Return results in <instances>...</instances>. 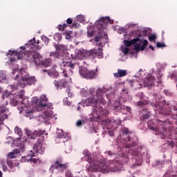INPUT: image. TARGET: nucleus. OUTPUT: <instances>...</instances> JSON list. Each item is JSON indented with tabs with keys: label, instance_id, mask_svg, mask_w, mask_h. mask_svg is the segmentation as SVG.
I'll use <instances>...</instances> for the list:
<instances>
[{
	"label": "nucleus",
	"instance_id": "4be33fe9",
	"mask_svg": "<svg viewBox=\"0 0 177 177\" xmlns=\"http://www.w3.org/2000/svg\"><path fill=\"white\" fill-rule=\"evenodd\" d=\"M96 77V72L95 71H88L86 78L87 80H92V78H95Z\"/></svg>",
	"mask_w": 177,
	"mask_h": 177
},
{
	"label": "nucleus",
	"instance_id": "5fc2aeb1",
	"mask_svg": "<svg viewBox=\"0 0 177 177\" xmlns=\"http://www.w3.org/2000/svg\"><path fill=\"white\" fill-rule=\"evenodd\" d=\"M108 133H109V136H114V131H109Z\"/></svg>",
	"mask_w": 177,
	"mask_h": 177
},
{
	"label": "nucleus",
	"instance_id": "f8f14e48",
	"mask_svg": "<svg viewBox=\"0 0 177 177\" xmlns=\"http://www.w3.org/2000/svg\"><path fill=\"white\" fill-rule=\"evenodd\" d=\"M9 109L6 108L3 105H0V124L3 122V120H6L8 118V115H6V111H8Z\"/></svg>",
	"mask_w": 177,
	"mask_h": 177
},
{
	"label": "nucleus",
	"instance_id": "a18cd8bd",
	"mask_svg": "<svg viewBox=\"0 0 177 177\" xmlns=\"http://www.w3.org/2000/svg\"><path fill=\"white\" fill-rule=\"evenodd\" d=\"M148 127L149 129H151V131H156V127L155 126L150 125V122H148Z\"/></svg>",
	"mask_w": 177,
	"mask_h": 177
},
{
	"label": "nucleus",
	"instance_id": "4468645a",
	"mask_svg": "<svg viewBox=\"0 0 177 177\" xmlns=\"http://www.w3.org/2000/svg\"><path fill=\"white\" fill-rule=\"evenodd\" d=\"M30 43V50H34L33 49H35L36 50H39L41 49V46H39V40L36 41L35 38L34 37L32 39L29 41Z\"/></svg>",
	"mask_w": 177,
	"mask_h": 177
},
{
	"label": "nucleus",
	"instance_id": "09e8293b",
	"mask_svg": "<svg viewBox=\"0 0 177 177\" xmlns=\"http://www.w3.org/2000/svg\"><path fill=\"white\" fill-rule=\"evenodd\" d=\"M23 96H24V91H21L19 93V99H23Z\"/></svg>",
	"mask_w": 177,
	"mask_h": 177
},
{
	"label": "nucleus",
	"instance_id": "a878e982",
	"mask_svg": "<svg viewBox=\"0 0 177 177\" xmlns=\"http://www.w3.org/2000/svg\"><path fill=\"white\" fill-rule=\"evenodd\" d=\"M66 136H67V134H66V133H64V131H63L62 130L57 133V136L59 139H64V138H66Z\"/></svg>",
	"mask_w": 177,
	"mask_h": 177
},
{
	"label": "nucleus",
	"instance_id": "2eb2a0df",
	"mask_svg": "<svg viewBox=\"0 0 177 177\" xmlns=\"http://www.w3.org/2000/svg\"><path fill=\"white\" fill-rule=\"evenodd\" d=\"M93 59L97 57V59H103V50L100 48L97 50H93Z\"/></svg>",
	"mask_w": 177,
	"mask_h": 177
},
{
	"label": "nucleus",
	"instance_id": "4d7b16f0",
	"mask_svg": "<svg viewBox=\"0 0 177 177\" xmlns=\"http://www.w3.org/2000/svg\"><path fill=\"white\" fill-rule=\"evenodd\" d=\"M2 167H3V171H8V167H6V165H2Z\"/></svg>",
	"mask_w": 177,
	"mask_h": 177
},
{
	"label": "nucleus",
	"instance_id": "412c9836",
	"mask_svg": "<svg viewBox=\"0 0 177 177\" xmlns=\"http://www.w3.org/2000/svg\"><path fill=\"white\" fill-rule=\"evenodd\" d=\"M17 151V150L15 149L12 152H10L8 153L7 159L12 160V158H16V157H17V154H19Z\"/></svg>",
	"mask_w": 177,
	"mask_h": 177
},
{
	"label": "nucleus",
	"instance_id": "680f3d73",
	"mask_svg": "<svg viewBox=\"0 0 177 177\" xmlns=\"http://www.w3.org/2000/svg\"><path fill=\"white\" fill-rule=\"evenodd\" d=\"M102 45H103L102 42H100V43L98 44V46H102Z\"/></svg>",
	"mask_w": 177,
	"mask_h": 177
},
{
	"label": "nucleus",
	"instance_id": "603ef678",
	"mask_svg": "<svg viewBox=\"0 0 177 177\" xmlns=\"http://www.w3.org/2000/svg\"><path fill=\"white\" fill-rule=\"evenodd\" d=\"M93 34H95L93 31H88V37H93Z\"/></svg>",
	"mask_w": 177,
	"mask_h": 177
},
{
	"label": "nucleus",
	"instance_id": "7c9ffc66",
	"mask_svg": "<svg viewBox=\"0 0 177 177\" xmlns=\"http://www.w3.org/2000/svg\"><path fill=\"white\" fill-rule=\"evenodd\" d=\"M15 150H17L18 154H20V153H24L26 151V146L21 145L19 146V149H16Z\"/></svg>",
	"mask_w": 177,
	"mask_h": 177
},
{
	"label": "nucleus",
	"instance_id": "4c0bfd02",
	"mask_svg": "<svg viewBox=\"0 0 177 177\" xmlns=\"http://www.w3.org/2000/svg\"><path fill=\"white\" fill-rule=\"evenodd\" d=\"M66 177H73V173L70 170H67L65 173Z\"/></svg>",
	"mask_w": 177,
	"mask_h": 177
},
{
	"label": "nucleus",
	"instance_id": "c756f323",
	"mask_svg": "<svg viewBox=\"0 0 177 177\" xmlns=\"http://www.w3.org/2000/svg\"><path fill=\"white\" fill-rule=\"evenodd\" d=\"M41 135H42V131L35 130L33 132V136H32L31 138H32V139H35V137L41 136Z\"/></svg>",
	"mask_w": 177,
	"mask_h": 177
},
{
	"label": "nucleus",
	"instance_id": "423d86ee",
	"mask_svg": "<svg viewBox=\"0 0 177 177\" xmlns=\"http://www.w3.org/2000/svg\"><path fill=\"white\" fill-rule=\"evenodd\" d=\"M95 30L97 34V36L94 37V41L95 42H100L102 39H108L109 36L107 33L104 32V26H103V24H97L95 26Z\"/></svg>",
	"mask_w": 177,
	"mask_h": 177
},
{
	"label": "nucleus",
	"instance_id": "cd10ccee",
	"mask_svg": "<svg viewBox=\"0 0 177 177\" xmlns=\"http://www.w3.org/2000/svg\"><path fill=\"white\" fill-rule=\"evenodd\" d=\"M20 73L21 75V80H24V78H26V77L28 76V75L27 74V72H26V69H24V68H22L20 70Z\"/></svg>",
	"mask_w": 177,
	"mask_h": 177
},
{
	"label": "nucleus",
	"instance_id": "f03ea898",
	"mask_svg": "<svg viewBox=\"0 0 177 177\" xmlns=\"http://www.w3.org/2000/svg\"><path fill=\"white\" fill-rule=\"evenodd\" d=\"M24 55L26 60L30 64H35L36 67H50L52 63L50 59L42 60V55L34 50L26 51Z\"/></svg>",
	"mask_w": 177,
	"mask_h": 177
},
{
	"label": "nucleus",
	"instance_id": "ddd939ff",
	"mask_svg": "<svg viewBox=\"0 0 177 177\" xmlns=\"http://www.w3.org/2000/svg\"><path fill=\"white\" fill-rule=\"evenodd\" d=\"M155 82L156 79H154V77L151 75L147 76V78L144 79L145 86H149V88H151V86H154Z\"/></svg>",
	"mask_w": 177,
	"mask_h": 177
},
{
	"label": "nucleus",
	"instance_id": "a211bd4d",
	"mask_svg": "<svg viewBox=\"0 0 177 177\" xmlns=\"http://www.w3.org/2000/svg\"><path fill=\"white\" fill-rule=\"evenodd\" d=\"M128 74L126 70L118 69V73H114V77L116 78H120L121 77H125Z\"/></svg>",
	"mask_w": 177,
	"mask_h": 177
},
{
	"label": "nucleus",
	"instance_id": "dca6fc26",
	"mask_svg": "<svg viewBox=\"0 0 177 177\" xmlns=\"http://www.w3.org/2000/svg\"><path fill=\"white\" fill-rule=\"evenodd\" d=\"M42 71L44 73H47L50 77H55V78H57V77H59V72L56 71L55 68L50 69L49 71L42 70Z\"/></svg>",
	"mask_w": 177,
	"mask_h": 177
},
{
	"label": "nucleus",
	"instance_id": "6ab92c4d",
	"mask_svg": "<svg viewBox=\"0 0 177 177\" xmlns=\"http://www.w3.org/2000/svg\"><path fill=\"white\" fill-rule=\"evenodd\" d=\"M79 73L82 77L86 78L88 74V68L86 67L81 66L80 67Z\"/></svg>",
	"mask_w": 177,
	"mask_h": 177
},
{
	"label": "nucleus",
	"instance_id": "f704fd0d",
	"mask_svg": "<svg viewBox=\"0 0 177 177\" xmlns=\"http://www.w3.org/2000/svg\"><path fill=\"white\" fill-rule=\"evenodd\" d=\"M34 113V111L30 110V111H26V116L28 118H32V113Z\"/></svg>",
	"mask_w": 177,
	"mask_h": 177
},
{
	"label": "nucleus",
	"instance_id": "9b49d317",
	"mask_svg": "<svg viewBox=\"0 0 177 177\" xmlns=\"http://www.w3.org/2000/svg\"><path fill=\"white\" fill-rule=\"evenodd\" d=\"M67 84L68 82L66 79L54 81V85L57 89H63V88H66V86H67Z\"/></svg>",
	"mask_w": 177,
	"mask_h": 177
},
{
	"label": "nucleus",
	"instance_id": "39448f33",
	"mask_svg": "<svg viewBox=\"0 0 177 177\" xmlns=\"http://www.w3.org/2000/svg\"><path fill=\"white\" fill-rule=\"evenodd\" d=\"M32 84H35V77H30V75H28L24 79L19 80L17 85H10L8 88L13 92L16 91L17 88H24L26 85H32Z\"/></svg>",
	"mask_w": 177,
	"mask_h": 177
},
{
	"label": "nucleus",
	"instance_id": "13d9d810",
	"mask_svg": "<svg viewBox=\"0 0 177 177\" xmlns=\"http://www.w3.org/2000/svg\"><path fill=\"white\" fill-rule=\"evenodd\" d=\"M122 92H126L127 93H128V90H127V88H123Z\"/></svg>",
	"mask_w": 177,
	"mask_h": 177
},
{
	"label": "nucleus",
	"instance_id": "5701e85b",
	"mask_svg": "<svg viewBox=\"0 0 177 177\" xmlns=\"http://www.w3.org/2000/svg\"><path fill=\"white\" fill-rule=\"evenodd\" d=\"M11 56H17V59H21V57L24 56L23 51H12Z\"/></svg>",
	"mask_w": 177,
	"mask_h": 177
},
{
	"label": "nucleus",
	"instance_id": "9d476101",
	"mask_svg": "<svg viewBox=\"0 0 177 177\" xmlns=\"http://www.w3.org/2000/svg\"><path fill=\"white\" fill-rule=\"evenodd\" d=\"M39 104L41 107H48V109H52V103L48 102V97L46 95H42L40 97Z\"/></svg>",
	"mask_w": 177,
	"mask_h": 177
},
{
	"label": "nucleus",
	"instance_id": "79ce46f5",
	"mask_svg": "<svg viewBox=\"0 0 177 177\" xmlns=\"http://www.w3.org/2000/svg\"><path fill=\"white\" fill-rule=\"evenodd\" d=\"M122 133L128 135V133H129V129H128V128L124 127L122 129Z\"/></svg>",
	"mask_w": 177,
	"mask_h": 177
},
{
	"label": "nucleus",
	"instance_id": "72a5a7b5",
	"mask_svg": "<svg viewBox=\"0 0 177 177\" xmlns=\"http://www.w3.org/2000/svg\"><path fill=\"white\" fill-rule=\"evenodd\" d=\"M41 40L43 41V42H44V45H48V44H49V38H48L45 35H43L41 37Z\"/></svg>",
	"mask_w": 177,
	"mask_h": 177
},
{
	"label": "nucleus",
	"instance_id": "393cba45",
	"mask_svg": "<svg viewBox=\"0 0 177 177\" xmlns=\"http://www.w3.org/2000/svg\"><path fill=\"white\" fill-rule=\"evenodd\" d=\"M99 21L100 23H104V24H108L109 23H110V17H103L102 18L100 19Z\"/></svg>",
	"mask_w": 177,
	"mask_h": 177
},
{
	"label": "nucleus",
	"instance_id": "473e14b6",
	"mask_svg": "<svg viewBox=\"0 0 177 177\" xmlns=\"http://www.w3.org/2000/svg\"><path fill=\"white\" fill-rule=\"evenodd\" d=\"M28 161H30L31 164H34V165H32V167H35V164L38 162L39 160L37 158H32V157H31V158L28 159Z\"/></svg>",
	"mask_w": 177,
	"mask_h": 177
},
{
	"label": "nucleus",
	"instance_id": "bf43d9fd",
	"mask_svg": "<svg viewBox=\"0 0 177 177\" xmlns=\"http://www.w3.org/2000/svg\"><path fill=\"white\" fill-rule=\"evenodd\" d=\"M149 49H151V50H154V47H153V46H149Z\"/></svg>",
	"mask_w": 177,
	"mask_h": 177
},
{
	"label": "nucleus",
	"instance_id": "3c124183",
	"mask_svg": "<svg viewBox=\"0 0 177 177\" xmlns=\"http://www.w3.org/2000/svg\"><path fill=\"white\" fill-rule=\"evenodd\" d=\"M66 23L67 24H73V19H71V18H68L66 20Z\"/></svg>",
	"mask_w": 177,
	"mask_h": 177
},
{
	"label": "nucleus",
	"instance_id": "aec40b11",
	"mask_svg": "<svg viewBox=\"0 0 177 177\" xmlns=\"http://www.w3.org/2000/svg\"><path fill=\"white\" fill-rule=\"evenodd\" d=\"M84 57H88L89 59H93V57H94L93 50H84Z\"/></svg>",
	"mask_w": 177,
	"mask_h": 177
},
{
	"label": "nucleus",
	"instance_id": "c9c22d12",
	"mask_svg": "<svg viewBox=\"0 0 177 177\" xmlns=\"http://www.w3.org/2000/svg\"><path fill=\"white\" fill-rule=\"evenodd\" d=\"M7 164L11 169L13 168V167H15L11 159H7Z\"/></svg>",
	"mask_w": 177,
	"mask_h": 177
},
{
	"label": "nucleus",
	"instance_id": "1a4fd4ad",
	"mask_svg": "<svg viewBox=\"0 0 177 177\" xmlns=\"http://www.w3.org/2000/svg\"><path fill=\"white\" fill-rule=\"evenodd\" d=\"M44 151H45V148L42 146V144L38 142L35 145L33 150H30L29 156L30 157H35L37 153L44 154Z\"/></svg>",
	"mask_w": 177,
	"mask_h": 177
},
{
	"label": "nucleus",
	"instance_id": "ea45409f",
	"mask_svg": "<svg viewBox=\"0 0 177 177\" xmlns=\"http://www.w3.org/2000/svg\"><path fill=\"white\" fill-rule=\"evenodd\" d=\"M122 53H124V55H127L128 53H129V48H128V47H124V48L122 50Z\"/></svg>",
	"mask_w": 177,
	"mask_h": 177
},
{
	"label": "nucleus",
	"instance_id": "e2e57ef3",
	"mask_svg": "<svg viewBox=\"0 0 177 177\" xmlns=\"http://www.w3.org/2000/svg\"><path fill=\"white\" fill-rule=\"evenodd\" d=\"M27 135H28V136L31 135V133H30V131H27Z\"/></svg>",
	"mask_w": 177,
	"mask_h": 177
},
{
	"label": "nucleus",
	"instance_id": "58836bf2",
	"mask_svg": "<svg viewBox=\"0 0 177 177\" xmlns=\"http://www.w3.org/2000/svg\"><path fill=\"white\" fill-rule=\"evenodd\" d=\"M165 44L164 43H160V42H157L156 43V47L157 48H165Z\"/></svg>",
	"mask_w": 177,
	"mask_h": 177
},
{
	"label": "nucleus",
	"instance_id": "c03bdc74",
	"mask_svg": "<svg viewBox=\"0 0 177 177\" xmlns=\"http://www.w3.org/2000/svg\"><path fill=\"white\" fill-rule=\"evenodd\" d=\"M88 93L91 95V96H93V94L95 93V88H90Z\"/></svg>",
	"mask_w": 177,
	"mask_h": 177
},
{
	"label": "nucleus",
	"instance_id": "37998d69",
	"mask_svg": "<svg viewBox=\"0 0 177 177\" xmlns=\"http://www.w3.org/2000/svg\"><path fill=\"white\" fill-rule=\"evenodd\" d=\"M140 48H141V46H140V44H136L134 45V50H140Z\"/></svg>",
	"mask_w": 177,
	"mask_h": 177
},
{
	"label": "nucleus",
	"instance_id": "a19ab883",
	"mask_svg": "<svg viewBox=\"0 0 177 177\" xmlns=\"http://www.w3.org/2000/svg\"><path fill=\"white\" fill-rule=\"evenodd\" d=\"M156 38V37L155 36V35H151L150 36H149V41L153 42V41H154Z\"/></svg>",
	"mask_w": 177,
	"mask_h": 177
},
{
	"label": "nucleus",
	"instance_id": "c85d7f7f",
	"mask_svg": "<svg viewBox=\"0 0 177 177\" xmlns=\"http://www.w3.org/2000/svg\"><path fill=\"white\" fill-rule=\"evenodd\" d=\"M68 27V25L66 24H60L57 26V28L59 31H64V28H67Z\"/></svg>",
	"mask_w": 177,
	"mask_h": 177
},
{
	"label": "nucleus",
	"instance_id": "6e6552de",
	"mask_svg": "<svg viewBox=\"0 0 177 177\" xmlns=\"http://www.w3.org/2000/svg\"><path fill=\"white\" fill-rule=\"evenodd\" d=\"M68 168V163H63V160L61 158L57 159L54 164L50 167V170L53 171L54 169H58L61 172H64L66 169Z\"/></svg>",
	"mask_w": 177,
	"mask_h": 177
},
{
	"label": "nucleus",
	"instance_id": "bb28decb",
	"mask_svg": "<svg viewBox=\"0 0 177 177\" xmlns=\"http://www.w3.org/2000/svg\"><path fill=\"white\" fill-rule=\"evenodd\" d=\"M113 122V124H116V125H121L122 122L121 120H120V119H116V120L115 119H111V120H109V124H111Z\"/></svg>",
	"mask_w": 177,
	"mask_h": 177
},
{
	"label": "nucleus",
	"instance_id": "f257e3e1",
	"mask_svg": "<svg viewBox=\"0 0 177 177\" xmlns=\"http://www.w3.org/2000/svg\"><path fill=\"white\" fill-rule=\"evenodd\" d=\"M56 50L50 52V56L54 57V60L59 64L61 70L64 77H68L73 75V70L75 68V62L74 60L66 62L64 53L67 50V46L63 44H58L55 47Z\"/></svg>",
	"mask_w": 177,
	"mask_h": 177
},
{
	"label": "nucleus",
	"instance_id": "8fccbe9b",
	"mask_svg": "<svg viewBox=\"0 0 177 177\" xmlns=\"http://www.w3.org/2000/svg\"><path fill=\"white\" fill-rule=\"evenodd\" d=\"M77 127H81L82 125V121L81 120H77L76 122Z\"/></svg>",
	"mask_w": 177,
	"mask_h": 177
},
{
	"label": "nucleus",
	"instance_id": "de8ad7c7",
	"mask_svg": "<svg viewBox=\"0 0 177 177\" xmlns=\"http://www.w3.org/2000/svg\"><path fill=\"white\" fill-rule=\"evenodd\" d=\"M66 39H70L71 38V31L66 32Z\"/></svg>",
	"mask_w": 177,
	"mask_h": 177
},
{
	"label": "nucleus",
	"instance_id": "b1692460",
	"mask_svg": "<svg viewBox=\"0 0 177 177\" xmlns=\"http://www.w3.org/2000/svg\"><path fill=\"white\" fill-rule=\"evenodd\" d=\"M145 104H149V100L141 99L137 102V106H138V107H143Z\"/></svg>",
	"mask_w": 177,
	"mask_h": 177
},
{
	"label": "nucleus",
	"instance_id": "f3484780",
	"mask_svg": "<svg viewBox=\"0 0 177 177\" xmlns=\"http://www.w3.org/2000/svg\"><path fill=\"white\" fill-rule=\"evenodd\" d=\"M140 41V39L139 37L133 39L132 40H124L123 43L124 44L125 46H131V45H135L136 42H139Z\"/></svg>",
	"mask_w": 177,
	"mask_h": 177
},
{
	"label": "nucleus",
	"instance_id": "338daca9",
	"mask_svg": "<svg viewBox=\"0 0 177 177\" xmlns=\"http://www.w3.org/2000/svg\"><path fill=\"white\" fill-rule=\"evenodd\" d=\"M15 80H19V75H17Z\"/></svg>",
	"mask_w": 177,
	"mask_h": 177
},
{
	"label": "nucleus",
	"instance_id": "69168bd1",
	"mask_svg": "<svg viewBox=\"0 0 177 177\" xmlns=\"http://www.w3.org/2000/svg\"><path fill=\"white\" fill-rule=\"evenodd\" d=\"M0 177H2V171L0 170Z\"/></svg>",
	"mask_w": 177,
	"mask_h": 177
},
{
	"label": "nucleus",
	"instance_id": "e433bc0d",
	"mask_svg": "<svg viewBox=\"0 0 177 177\" xmlns=\"http://www.w3.org/2000/svg\"><path fill=\"white\" fill-rule=\"evenodd\" d=\"M150 115H151V113L148 111L147 113L143 115L142 118L144 120H147V118H150Z\"/></svg>",
	"mask_w": 177,
	"mask_h": 177
},
{
	"label": "nucleus",
	"instance_id": "0eeeda50",
	"mask_svg": "<svg viewBox=\"0 0 177 177\" xmlns=\"http://www.w3.org/2000/svg\"><path fill=\"white\" fill-rule=\"evenodd\" d=\"M128 142L126 144V149H129L128 153L133 157H139L140 152L136 149V142L131 141V137H128Z\"/></svg>",
	"mask_w": 177,
	"mask_h": 177
},
{
	"label": "nucleus",
	"instance_id": "864d4df0",
	"mask_svg": "<svg viewBox=\"0 0 177 177\" xmlns=\"http://www.w3.org/2000/svg\"><path fill=\"white\" fill-rule=\"evenodd\" d=\"M55 37H56L59 40L62 39V35H60V34H57V35H55Z\"/></svg>",
	"mask_w": 177,
	"mask_h": 177
},
{
	"label": "nucleus",
	"instance_id": "49530a36",
	"mask_svg": "<svg viewBox=\"0 0 177 177\" xmlns=\"http://www.w3.org/2000/svg\"><path fill=\"white\" fill-rule=\"evenodd\" d=\"M66 93H67L68 97H71L73 96V94L70 92V88L66 89Z\"/></svg>",
	"mask_w": 177,
	"mask_h": 177
},
{
	"label": "nucleus",
	"instance_id": "2f4dec72",
	"mask_svg": "<svg viewBox=\"0 0 177 177\" xmlns=\"http://www.w3.org/2000/svg\"><path fill=\"white\" fill-rule=\"evenodd\" d=\"M147 44H149V41H147V39H145L142 41V45L140 47V50H145L147 46Z\"/></svg>",
	"mask_w": 177,
	"mask_h": 177
},
{
	"label": "nucleus",
	"instance_id": "7ed1b4c3",
	"mask_svg": "<svg viewBox=\"0 0 177 177\" xmlns=\"http://www.w3.org/2000/svg\"><path fill=\"white\" fill-rule=\"evenodd\" d=\"M83 155L84 156V159L87 162H89L90 166V171L92 172L100 171L102 172L103 171H107L109 169V167L106 165L103 162L100 158L93 159L92 158V155L88 151H84Z\"/></svg>",
	"mask_w": 177,
	"mask_h": 177
},
{
	"label": "nucleus",
	"instance_id": "052dcab7",
	"mask_svg": "<svg viewBox=\"0 0 177 177\" xmlns=\"http://www.w3.org/2000/svg\"><path fill=\"white\" fill-rule=\"evenodd\" d=\"M20 49H23V50H24L26 49V46H21Z\"/></svg>",
	"mask_w": 177,
	"mask_h": 177
},
{
	"label": "nucleus",
	"instance_id": "0e129e2a",
	"mask_svg": "<svg viewBox=\"0 0 177 177\" xmlns=\"http://www.w3.org/2000/svg\"><path fill=\"white\" fill-rule=\"evenodd\" d=\"M158 84H161V80H160V79H159V80L158 81Z\"/></svg>",
	"mask_w": 177,
	"mask_h": 177
},
{
	"label": "nucleus",
	"instance_id": "20e7f679",
	"mask_svg": "<svg viewBox=\"0 0 177 177\" xmlns=\"http://www.w3.org/2000/svg\"><path fill=\"white\" fill-rule=\"evenodd\" d=\"M104 93H106V90L104 88H97L96 93L97 98L90 97L86 100L84 102L86 106H93L95 109H100V104L104 106L106 103V100L103 98Z\"/></svg>",
	"mask_w": 177,
	"mask_h": 177
},
{
	"label": "nucleus",
	"instance_id": "6e6d98bb",
	"mask_svg": "<svg viewBox=\"0 0 177 177\" xmlns=\"http://www.w3.org/2000/svg\"><path fill=\"white\" fill-rule=\"evenodd\" d=\"M12 103L14 106H17V101L16 100H12Z\"/></svg>",
	"mask_w": 177,
	"mask_h": 177
},
{
	"label": "nucleus",
	"instance_id": "774afa93",
	"mask_svg": "<svg viewBox=\"0 0 177 177\" xmlns=\"http://www.w3.org/2000/svg\"><path fill=\"white\" fill-rule=\"evenodd\" d=\"M0 93H2V88L0 87Z\"/></svg>",
	"mask_w": 177,
	"mask_h": 177
}]
</instances>
